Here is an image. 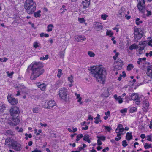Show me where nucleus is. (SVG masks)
I'll list each match as a JSON object with an SVG mask.
<instances>
[{"label": "nucleus", "mask_w": 152, "mask_h": 152, "mask_svg": "<svg viewBox=\"0 0 152 152\" xmlns=\"http://www.w3.org/2000/svg\"><path fill=\"white\" fill-rule=\"evenodd\" d=\"M119 53H116L113 56V58L114 60H116L117 58L118 57Z\"/></svg>", "instance_id": "obj_49"}, {"label": "nucleus", "mask_w": 152, "mask_h": 152, "mask_svg": "<svg viewBox=\"0 0 152 152\" xmlns=\"http://www.w3.org/2000/svg\"><path fill=\"white\" fill-rule=\"evenodd\" d=\"M143 103L144 104H145V107H148L149 106L148 102L147 100H145L143 101Z\"/></svg>", "instance_id": "obj_32"}, {"label": "nucleus", "mask_w": 152, "mask_h": 152, "mask_svg": "<svg viewBox=\"0 0 152 152\" xmlns=\"http://www.w3.org/2000/svg\"><path fill=\"white\" fill-rule=\"evenodd\" d=\"M82 129V130H86L88 129V127L86 125L85 126V127H83Z\"/></svg>", "instance_id": "obj_60"}, {"label": "nucleus", "mask_w": 152, "mask_h": 152, "mask_svg": "<svg viewBox=\"0 0 152 152\" xmlns=\"http://www.w3.org/2000/svg\"><path fill=\"white\" fill-rule=\"evenodd\" d=\"M122 145L124 147H125L127 146L128 144L126 140H124L122 142Z\"/></svg>", "instance_id": "obj_37"}, {"label": "nucleus", "mask_w": 152, "mask_h": 152, "mask_svg": "<svg viewBox=\"0 0 152 152\" xmlns=\"http://www.w3.org/2000/svg\"><path fill=\"white\" fill-rule=\"evenodd\" d=\"M123 126L121 124H119L118 126V128H118V129H120L122 128V127H123Z\"/></svg>", "instance_id": "obj_59"}, {"label": "nucleus", "mask_w": 152, "mask_h": 152, "mask_svg": "<svg viewBox=\"0 0 152 152\" xmlns=\"http://www.w3.org/2000/svg\"><path fill=\"white\" fill-rule=\"evenodd\" d=\"M117 101H118L119 103L121 104L123 102L122 99L120 96L118 97V99L116 100Z\"/></svg>", "instance_id": "obj_43"}, {"label": "nucleus", "mask_w": 152, "mask_h": 152, "mask_svg": "<svg viewBox=\"0 0 152 152\" xmlns=\"http://www.w3.org/2000/svg\"><path fill=\"white\" fill-rule=\"evenodd\" d=\"M7 74L8 76L10 77L13 75L14 72H12L10 73H9V71H7Z\"/></svg>", "instance_id": "obj_52"}, {"label": "nucleus", "mask_w": 152, "mask_h": 152, "mask_svg": "<svg viewBox=\"0 0 152 152\" xmlns=\"http://www.w3.org/2000/svg\"><path fill=\"white\" fill-rule=\"evenodd\" d=\"M103 95H104V97H108L109 94L108 90L107 89H106L104 90V92Z\"/></svg>", "instance_id": "obj_25"}, {"label": "nucleus", "mask_w": 152, "mask_h": 152, "mask_svg": "<svg viewBox=\"0 0 152 152\" xmlns=\"http://www.w3.org/2000/svg\"><path fill=\"white\" fill-rule=\"evenodd\" d=\"M58 73L57 74V77L60 78L61 76L62 75V70L61 69H58Z\"/></svg>", "instance_id": "obj_29"}, {"label": "nucleus", "mask_w": 152, "mask_h": 152, "mask_svg": "<svg viewBox=\"0 0 152 152\" xmlns=\"http://www.w3.org/2000/svg\"><path fill=\"white\" fill-rule=\"evenodd\" d=\"M97 137L100 140L104 141L105 140V137L104 136H97Z\"/></svg>", "instance_id": "obj_31"}, {"label": "nucleus", "mask_w": 152, "mask_h": 152, "mask_svg": "<svg viewBox=\"0 0 152 152\" xmlns=\"http://www.w3.org/2000/svg\"><path fill=\"white\" fill-rule=\"evenodd\" d=\"M95 25V29L97 31L102 29L103 27L102 24L99 22H96Z\"/></svg>", "instance_id": "obj_15"}, {"label": "nucleus", "mask_w": 152, "mask_h": 152, "mask_svg": "<svg viewBox=\"0 0 152 152\" xmlns=\"http://www.w3.org/2000/svg\"><path fill=\"white\" fill-rule=\"evenodd\" d=\"M105 115L107 116H109L110 115V112L109 111H108L107 112H105L104 113Z\"/></svg>", "instance_id": "obj_56"}, {"label": "nucleus", "mask_w": 152, "mask_h": 152, "mask_svg": "<svg viewBox=\"0 0 152 152\" xmlns=\"http://www.w3.org/2000/svg\"><path fill=\"white\" fill-rule=\"evenodd\" d=\"M40 124L41 126H44L45 127H46L47 126V124H43L42 123H40Z\"/></svg>", "instance_id": "obj_62"}, {"label": "nucleus", "mask_w": 152, "mask_h": 152, "mask_svg": "<svg viewBox=\"0 0 152 152\" xmlns=\"http://www.w3.org/2000/svg\"><path fill=\"white\" fill-rule=\"evenodd\" d=\"M88 53L90 57H94L95 55V54L93 52L91 51H88Z\"/></svg>", "instance_id": "obj_35"}, {"label": "nucleus", "mask_w": 152, "mask_h": 152, "mask_svg": "<svg viewBox=\"0 0 152 152\" xmlns=\"http://www.w3.org/2000/svg\"><path fill=\"white\" fill-rule=\"evenodd\" d=\"M60 10L62 11L61 12V14H63L66 10V6L63 5L62 6V7L60 9Z\"/></svg>", "instance_id": "obj_27"}, {"label": "nucleus", "mask_w": 152, "mask_h": 152, "mask_svg": "<svg viewBox=\"0 0 152 152\" xmlns=\"http://www.w3.org/2000/svg\"><path fill=\"white\" fill-rule=\"evenodd\" d=\"M137 46L135 44H134L131 45L129 47L130 50H132L133 49H136L137 48Z\"/></svg>", "instance_id": "obj_26"}, {"label": "nucleus", "mask_w": 152, "mask_h": 152, "mask_svg": "<svg viewBox=\"0 0 152 152\" xmlns=\"http://www.w3.org/2000/svg\"><path fill=\"white\" fill-rule=\"evenodd\" d=\"M97 143L98 145L99 146L101 145L102 144V143L101 142V140H100L99 139H98L97 140Z\"/></svg>", "instance_id": "obj_55"}, {"label": "nucleus", "mask_w": 152, "mask_h": 152, "mask_svg": "<svg viewBox=\"0 0 152 152\" xmlns=\"http://www.w3.org/2000/svg\"><path fill=\"white\" fill-rule=\"evenodd\" d=\"M5 134L7 136L13 135V132L11 130H7L6 131Z\"/></svg>", "instance_id": "obj_20"}, {"label": "nucleus", "mask_w": 152, "mask_h": 152, "mask_svg": "<svg viewBox=\"0 0 152 152\" xmlns=\"http://www.w3.org/2000/svg\"><path fill=\"white\" fill-rule=\"evenodd\" d=\"M146 44V42L145 41L140 42H139V45H144Z\"/></svg>", "instance_id": "obj_54"}, {"label": "nucleus", "mask_w": 152, "mask_h": 152, "mask_svg": "<svg viewBox=\"0 0 152 152\" xmlns=\"http://www.w3.org/2000/svg\"><path fill=\"white\" fill-rule=\"evenodd\" d=\"M145 0H141V1L139 0V1L138 3H141V4L143 5H145Z\"/></svg>", "instance_id": "obj_50"}, {"label": "nucleus", "mask_w": 152, "mask_h": 152, "mask_svg": "<svg viewBox=\"0 0 152 152\" xmlns=\"http://www.w3.org/2000/svg\"><path fill=\"white\" fill-rule=\"evenodd\" d=\"M39 110V109L38 107H36L33 109V111L34 113H38Z\"/></svg>", "instance_id": "obj_40"}, {"label": "nucleus", "mask_w": 152, "mask_h": 152, "mask_svg": "<svg viewBox=\"0 0 152 152\" xmlns=\"http://www.w3.org/2000/svg\"><path fill=\"white\" fill-rule=\"evenodd\" d=\"M137 6L140 11L142 13H145V5H141L140 3H138L137 4Z\"/></svg>", "instance_id": "obj_12"}, {"label": "nucleus", "mask_w": 152, "mask_h": 152, "mask_svg": "<svg viewBox=\"0 0 152 152\" xmlns=\"http://www.w3.org/2000/svg\"><path fill=\"white\" fill-rule=\"evenodd\" d=\"M75 37L76 40L77 42L83 41L86 39V37L85 36H83L81 35H77Z\"/></svg>", "instance_id": "obj_14"}, {"label": "nucleus", "mask_w": 152, "mask_h": 152, "mask_svg": "<svg viewBox=\"0 0 152 152\" xmlns=\"http://www.w3.org/2000/svg\"><path fill=\"white\" fill-rule=\"evenodd\" d=\"M108 17V15L105 14H102L101 15V18L104 20H106L107 18Z\"/></svg>", "instance_id": "obj_28"}, {"label": "nucleus", "mask_w": 152, "mask_h": 152, "mask_svg": "<svg viewBox=\"0 0 152 152\" xmlns=\"http://www.w3.org/2000/svg\"><path fill=\"white\" fill-rule=\"evenodd\" d=\"M40 10H38L37 12H35L34 13V16L36 17H39L41 16Z\"/></svg>", "instance_id": "obj_23"}, {"label": "nucleus", "mask_w": 152, "mask_h": 152, "mask_svg": "<svg viewBox=\"0 0 152 152\" xmlns=\"http://www.w3.org/2000/svg\"><path fill=\"white\" fill-rule=\"evenodd\" d=\"M137 108L134 107L131 108L130 109V111L131 113H133L134 112H135L137 111Z\"/></svg>", "instance_id": "obj_36"}, {"label": "nucleus", "mask_w": 152, "mask_h": 152, "mask_svg": "<svg viewBox=\"0 0 152 152\" xmlns=\"http://www.w3.org/2000/svg\"><path fill=\"white\" fill-rule=\"evenodd\" d=\"M127 109L126 108H125L123 109H122L121 110L120 112L121 113H126L127 112Z\"/></svg>", "instance_id": "obj_53"}, {"label": "nucleus", "mask_w": 152, "mask_h": 152, "mask_svg": "<svg viewBox=\"0 0 152 152\" xmlns=\"http://www.w3.org/2000/svg\"><path fill=\"white\" fill-rule=\"evenodd\" d=\"M118 130V128H116L115 129V131L116 133H119V132H123L124 130V128H122L121 129H119V131L117 132V131Z\"/></svg>", "instance_id": "obj_46"}, {"label": "nucleus", "mask_w": 152, "mask_h": 152, "mask_svg": "<svg viewBox=\"0 0 152 152\" xmlns=\"http://www.w3.org/2000/svg\"><path fill=\"white\" fill-rule=\"evenodd\" d=\"M36 3L33 0H26L25 2L24 8L28 14H32L36 10Z\"/></svg>", "instance_id": "obj_4"}, {"label": "nucleus", "mask_w": 152, "mask_h": 152, "mask_svg": "<svg viewBox=\"0 0 152 152\" xmlns=\"http://www.w3.org/2000/svg\"><path fill=\"white\" fill-rule=\"evenodd\" d=\"M146 60V58L145 57L143 58H139V60L140 61H145Z\"/></svg>", "instance_id": "obj_64"}, {"label": "nucleus", "mask_w": 152, "mask_h": 152, "mask_svg": "<svg viewBox=\"0 0 152 152\" xmlns=\"http://www.w3.org/2000/svg\"><path fill=\"white\" fill-rule=\"evenodd\" d=\"M126 10L123 7H121L118 11V13L117 14L118 16L119 17H122L125 16L126 17L127 14H126Z\"/></svg>", "instance_id": "obj_10"}, {"label": "nucleus", "mask_w": 152, "mask_h": 152, "mask_svg": "<svg viewBox=\"0 0 152 152\" xmlns=\"http://www.w3.org/2000/svg\"><path fill=\"white\" fill-rule=\"evenodd\" d=\"M78 20L79 22L80 23L84 22L85 21V20L83 18H78Z\"/></svg>", "instance_id": "obj_48"}, {"label": "nucleus", "mask_w": 152, "mask_h": 152, "mask_svg": "<svg viewBox=\"0 0 152 152\" xmlns=\"http://www.w3.org/2000/svg\"><path fill=\"white\" fill-rule=\"evenodd\" d=\"M12 148L16 151H20L21 149V145L17 143L16 142H13L11 145Z\"/></svg>", "instance_id": "obj_11"}, {"label": "nucleus", "mask_w": 152, "mask_h": 152, "mask_svg": "<svg viewBox=\"0 0 152 152\" xmlns=\"http://www.w3.org/2000/svg\"><path fill=\"white\" fill-rule=\"evenodd\" d=\"M104 127L105 128V129L107 130L108 132H110L111 130V128L110 127L104 126Z\"/></svg>", "instance_id": "obj_44"}, {"label": "nucleus", "mask_w": 152, "mask_h": 152, "mask_svg": "<svg viewBox=\"0 0 152 152\" xmlns=\"http://www.w3.org/2000/svg\"><path fill=\"white\" fill-rule=\"evenodd\" d=\"M67 90L65 88H61L59 91L58 95L62 99L66 100L67 99Z\"/></svg>", "instance_id": "obj_5"}, {"label": "nucleus", "mask_w": 152, "mask_h": 152, "mask_svg": "<svg viewBox=\"0 0 152 152\" xmlns=\"http://www.w3.org/2000/svg\"><path fill=\"white\" fill-rule=\"evenodd\" d=\"M146 11H147L146 16H149L151 15V11L146 10Z\"/></svg>", "instance_id": "obj_51"}, {"label": "nucleus", "mask_w": 152, "mask_h": 152, "mask_svg": "<svg viewBox=\"0 0 152 152\" xmlns=\"http://www.w3.org/2000/svg\"><path fill=\"white\" fill-rule=\"evenodd\" d=\"M134 34L135 42H138V40L142 37V33H140L139 30H138V28H136L134 29Z\"/></svg>", "instance_id": "obj_6"}, {"label": "nucleus", "mask_w": 152, "mask_h": 152, "mask_svg": "<svg viewBox=\"0 0 152 152\" xmlns=\"http://www.w3.org/2000/svg\"><path fill=\"white\" fill-rule=\"evenodd\" d=\"M75 95L76 96L77 99H79L81 98V97H80V94H77L76 93H75Z\"/></svg>", "instance_id": "obj_58"}, {"label": "nucleus", "mask_w": 152, "mask_h": 152, "mask_svg": "<svg viewBox=\"0 0 152 152\" xmlns=\"http://www.w3.org/2000/svg\"><path fill=\"white\" fill-rule=\"evenodd\" d=\"M10 111L11 119L12 121L9 122V124L11 126H15L20 122V120L18 118L20 112L19 108L16 106H14L11 108Z\"/></svg>", "instance_id": "obj_3"}, {"label": "nucleus", "mask_w": 152, "mask_h": 152, "mask_svg": "<svg viewBox=\"0 0 152 152\" xmlns=\"http://www.w3.org/2000/svg\"><path fill=\"white\" fill-rule=\"evenodd\" d=\"M64 53L65 52L64 51L60 52V57L62 58H64Z\"/></svg>", "instance_id": "obj_45"}, {"label": "nucleus", "mask_w": 152, "mask_h": 152, "mask_svg": "<svg viewBox=\"0 0 152 152\" xmlns=\"http://www.w3.org/2000/svg\"><path fill=\"white\" fill-rule=\"evenodd\" d=\"M91 74L100 83L104 84L105 80L106 71L100 66H95L91 67Z\"/></svg>", "instance_id": "obj_2"}, {"label": "nucleus", "mask_w": 152, "mask_h": 152, "mask_svg": "<svg viewBox=\"0 0 152 152\" xmlns=\"http://www.w3.org/2000/svg\"><path fill=\"white\" fill-rule=\"evenodd\" d=\"M144 46H143V47H140V48L139 50V54H141L142 53V51L144 50Z\"/></svg>", "instance_id": "obj_42"}, {"label": "nucleus", "mask_w": 152, "mask_h": 152, "mask_svg": "<svg viewBox=\"0 0 152 152\" xmlns=\"http://www.w3.org/2000/svg\"><path fill=\"white\" fill-rule=\"evenodd\" d=\"M142 21L140 20V19L137 18L136 20V23L137 25H139L140 23H142Z\"/></svg>", "instance_id": "obj_33"}, {"label": "nucleus", "mask_w": 152, "mask_h": 152, "mask_svg": "<svg viewBox=\"0 0 152 152\" xmlns=\"http://www.w3.org/2000/svg\"><path fill=\"white\" fill-rule=\"evenodd\" d=\"M148 138L147 139V140L149 141H151V135H148L147 136Z\"/></svg>", "instance_id": "obj_57"}, {"label": "nucleus", "mask_w": 152, "mask_h": 152, "mask_svg": "<svg viewBox=\"0 0 152 152\" xmlns=\"http://www.w3.org/2000/svg\"><path fill=\"white\" fill-rule=\"evenodd\" d=\"M147 73L148 75L152 77V67L151 66H149L147 68Z\"/></svg>", "instance_id": "obj_16"}, {"label": "nucleus", "mask_w": 152, "mask_h": 152, "mask_svg": "<svg viewBox=\"0 0 152 152\" xmlns=\"http://www.w3.org/2000/svg\"><path fill=\"white\" fill-rule=\"evenodd\" d=\"M113 34V33L111 31H107L106 35H107L110 36V37H111Z\"/></svg>", "instance_id": "obj_39"}, {"label": "nucleus", "mask_w": 152, "mask_h": 152, "mask_svg": "<svg viewBox=\"0 0 152 152\" xmlns=\"http://www.w3.org/2000/svg\"><path fill=\"white\" fill-rule=\"evenodd\" d=\"M61 85V82L60 81H58L55 84L54 86L56 87V89H57V88L60 87Z\"/></svg>", "instance_id": "obj_24"}, {"label": "nucleus", "mask_w": 152, "mask_h": 152, "mask_svg": "<svg viewBox=\"0 0 152 152\" xmlns=\"http://www.w3.org/2000/svg\"><path fill=\"white\" fill-rule=\"evenodd\" d=\"M6 108V105L4 104H0V111L1 112L4 111Z\"/></svg>", "instance_id": "obj_22"}, {"label": "nucleus", "mask_w": 152, "mask_h": 152, "mask_svg": "<svg viewBox=\"0 0 152 152\" xmlns=\"http://www.w3.org/2000/svg\"><path fill=\"white\" fill-rule=\"evenodd\" d=\"M77 136H78V138L80 139L82 138L83 137V135L82 134H80L77 135Z\"/></svg>", "instance_id": "obj_63"}, {"label": "nucleus", "mask_w": 152, "mask_h": 152, "mask_svg": "<svg viewBox=\"0 0 152 152\" xmlns=\"http://www.w3.org/2000/svg\"><path fill=\"white\" fill-rule=\"evenodd\" d=\"M55 102L53 100H50L47 103L48 105L47 108L50 109L51 107H53L55 106Z\"/></svg>", "instance_id": "obj_13"}, {"label": "nucleus", "mask_w": 152, "mask_h": 152, "mask_svg": "<svg viewBox=\"0 0 152 152\" xmlns=\"http://www.w3.org/2000/svg\"><path fill=\"white\" fill-rule=\"evenodd\" d=\"M130 97L131 99L134 101H135V103L136 104L138 105L140 104V98L139 97V95L137 93H133L131 95Z\"/></svg>", "instance_id": "obj_8"}, {"label": "nucleus", "mask_w": 152, "mask_h": 152, "mask_svg": "<svg viewBox=\"0 0 152 152\" xmlns=\"http://www.w3.org/2000/svg\"><path fill=\"white\" fill-rule=\"evenodd\" d=\"M133 68V66L132 64H129L127 67V70L128 71L131 70Z\"/></svg>", "instance_id": "obj_30"}, {"label": "nucleus", "mask_w": 152, "mask_h": 152, "mask_svg": "<svg viewBox=\"0 0 152 152\" xmlns=\"http://www.w3.org/2000/svg\"><path fill=\"white\" fill-rule=\"evenodd\" d=\"M34 47L35 48H37L39 47L38 43L37 42H35L33 44Z\"/></svg>", "instance_id": "obj_47"}, {"label": "nucleus", "mask_w": 152, "mask_h": 152, "mask_svg": "<svg viewBox=\"0 0 152 152\" xmlns=\"http://www.w3.org/2000/svg\"><path fill=\"white\" fill-rule=\"evenodd\" d=\"M7 99L8 102L11 104H16L18 102V100L13 98L12 94H9L7 97Z\"/></svg>", "instance_id": "obj_9"}, {"label": "nucleus", "mask_w": 152, "mask_h": 152, "mask_svg": "<svg viewBox=\"0 0 152 152\" xmlns=\"http://www.w3.org/2000/svg\"><path fill=\"white\" fill-rule=\"evenodd\" d=\"M132 138L133 137L132 135V132H127L126 133V138L128 140H130L132 139Z\"/></svg>", "instance_id": "obj_19"}, {"label": "nucleus", "mask_w": 152, "mask_h": 152, "mask_svg": "<svg viewBox=\"0 0 152 152\" xmlns=\"http://www.w3.org/2000/svg\"><path fill=\"white\" fill-rule=\"evenodd\" d=\"M68 80L71 83H72L73 81V77L72 75H71L70 77H68Z\"/></svg>", "instance_id": "obj_41"}, {"label": "nucleus", "mask_w": 152, "mask_h": 152, "mask_svg": "<svg viewBox=\"0 0 152 152\" xmlns=\"http://www.w3.org/2000/svg\"><path fill=\"white\" fill-rule=\"evenodd\" d=\"M43 67L42 64L40 62L32 63L28 66L26 72L28 73L31 72V79L35 80L44 72Z\"/></svg>", "instance_id": "obj_1"}, {"label": "nucleus", "mask_w": 152, "mask_h": 152, "mask_svg": "<svg viewBox=\"0 0 152 152\" xmlns=\"http://www.w3.org/2000/svg\"><path fill=\"white\" fill-rule=\"evenodd\" d=\"M144 147L146 149H148L149 148L151 147V144L148 145L147 143H145Z\"/></svg>", "instance_id": "obj_34"}, {"label": "nucleus", "mask_w": 152, "mask_h": 152, "mask_svg": "<svg viewBox=\"0 0 152 152\" xmlns=\"http://www.w3.org/2000/svg\"><path fill=\"white\" fill-rule=\"evenodd\" d=\"M54 27V26L53 24H50L48 25L47 29V31L48 32H51L52 30V28Z\"/></svg>", "instance_id": "obj_21"}, {"label": "nucleus", "mask_w": 152, "mask_h": 152, "mask_svg": "<svg viewBox=\"0 0 152 152\" xmlns=\"http://www.w3.org/2000/svg\"><path fill=\"white\" fill-rule=\"evenodd\" d=\"M37 85L38 87L40 88V89L42 91L44 90L46 87V85L44 83L42 84L40 83H38Z\"/></svg>", "instance_id": "obj_17"}, {"label": "nucleus", "mask_w": 152, "mask_h": 152, "mask_svg": "<svg viewBox=\"0 0 152 152\" xmlns=\"http://www.w3.org/2000/svg\"><path fill=\"white\" fill-rule=\"evenodd\" d=\"M90 136L88 134H86L84 136L83 140L86 141L87 140L89 139Z\"/></svg>", "instance_id": "obj_38"}, {"label": "nucleus", "mask_w": 152, "mask_h": 152, "mask_svg": "<svg viewBox=\"0 0 152 152\" xmlns=\"http://www.w3.org/2000/svg\"><path fill=\"white\" fill-rule=\"evenodd\" d=\"M83 7L84 8H86L89 6L90 4V2L84 1H83L82 2Z\"/></svg>", "instance_id": "obj_18"}, {"label": "nucleus", "mask_w": 152, "mask_h": 152, "mask_svg": "<svg viewBox=\"0 0 152 152\" xmlns=\"http://www.w3.org/2000/svg\"><path fill=\"white\" fill-rule=\"evenodd\" d=\"M32 152H41V151L40 150H38L37 149H36L32 151Z\"/></svg>", "instance_id": "obj_61"}, {"label": "nucleus", "mask_w": 152, "mask_h": 152, "mask_svg": "<svg viewBox=\"0 0 152 152\" xmlns=\"http://www.w3.org/2000/svg\"><path fill=\"white\" fill-rule=\"evenodd\" d=\"M114 63V69L116 70H121L123 65V61L120 59H118L117 61H115Z\"/></svg>", "instance_id": "obj_7"}]
</instances>
